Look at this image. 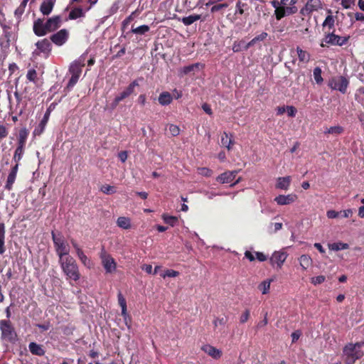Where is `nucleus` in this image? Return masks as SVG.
Instances as JSON below:
<instances>
[{"instance_id": "nucleus-6", "label": "nucleus", "mask_w": 364, "mask_h": 364, "mask_svg": "<svg viewBox=\"0 0 364 364\" xmlns=\"http://www.w3.org/2000/svg\"><path fill=\"white\" fill-rule=\"evenodd\" d=\"M348 38L349 37H341L333 33H328L325 35L321 43V46L326 47L328 45L341 46L348 42Z\"/></svg>"}, {"instance_id": "nucleus-59", "label": "nucleus", "mask_w": 364, "mask_h": 364, "mask_svg": "<svg viewBox=\"0 0 364 364\" xmlns=\"http://www.w3.org/2000/svg\"><path fill=\"white\" fill-rule=\"evenodd\" d=\"M208 199H213L216 196H221L222 193H214L208 191H201Z\"/></svg>"}, {"instance_id": "nucleus-46", "label": "nucleus", "mask_w": 364, "mask_h": 364, "mask_svg": "<svg viewBox=\"0 0 364 364\" xmlns=\"http://www.w3.org/2000/svg\"><path fill=\"white\" fill-rule=\"evenodd\" d=\"M23 149L24 147L18 146L15 151L14 156V160L18 163L20 160L22 158L23 154Z\"/></svg>"}, {"instance_id": "nucleus-38", "label": "nucleus", "mask_w": 364, "mask_h": 364, "mask_svg": "<svg viewBox=\"0 0 364 364\" xmlns=\"http://www.w3.org/2000/svg\"><path fill=\"white\" fill-rule=\"evenodd\" d=\"M162 219L166 223L171 226H174L178 222V218L176 216L168 215L167 214L162 215Z\"/></svg>"}, {"instance_id": "nucleus-50", "label": "nucleus", "mask_w": 364, "mask_h": 364, "mask_svg": "<svg viewBox=\"0 0 364 364\" xmlns=\"http://www.w3.org/2000/svg\"><path fill=\"white\" fill-rule=\"evenodd\" d=\"M269 232L271 233L277 232V231L280 230L282 228V223H271Z\"/></svg>"}, {"instance_id": "nucleus-5", "label": "nucleus", "mask_w": 364, "mask_h": 364, "mask_svg": "<svg viewBox=\"0 0 364 364\" xmlns=\"http://www.w3.org/2000/svg\"><path fill=\"white\" fill-rule=\"evenodd\" d=\"M0 330L1 331V337L3 339L9 342H14L16 341L17 336L10 321L1 320Z\"/></svg>"}, {"instance_id": "nucleus-64", "label": "nucleus", "mask_w": 364, "mask_h": 364, "mask_svg": "<svg viewBox=\"0 0 364 364\" xmlns=\"http://www.w3.org/2000/svg\"><path fill=\"white\" fill-rule=\"evenodd\" d=\"M202 109H203V111L207 113L209 115H212L213 114V112H212V109L210 108V106L207 104V103H204L202 105Z\"/></svg>"}, {"instance_id": "nucleus-61", "label": "nucleus", "mask_w": 364, "mask_h": 364, "mask_svg": "<svg viewBox=\"0 0 364 364\" xmlns=\"http://www.w3.org/2000/svg\"><path fill=\"white\" fill-rule=\"evenodd\" d=\"M250 317V311L246 310L240 316V323H245Z\"/></svg>"}, {"instance_id": "nucleus-42", "label": "nucleus", "mask_w": 364, "mask_h": 364, "mask_svg": "<svg viewBox=\"0 0 364 364\" xmlns=\"http://www.w3.org/2000/svg\"><path fill=\"white\" fill-rule=\"evenodd\" d=\"M221 144L223 146L227 147L228 149H230V146L233 144V141L231 139L229 138L228 133H223L221 139Z\"/></svg>"}, {"instance_id": "nucleus-4", "label": "nucleus", "mask_w": 364, "mask_h": 364, "mask_svg": "<svg viewBox=\"0 0 364 364\" xmlns=\"http://www.w3.org/2000/svg\"><path fill=\"white\" fill-rule=\"evenodd\" d=\"M272 6L275 9L274 14L277 20L282 19L286 16H289L297 12L296 6H286L281 4V1L272 2Z\"/></svg>"}, {"instance_id": "nucleus-7", "label": "nucleus", "mask_w": 364, "mask_h": 364, "mask_svg": "<svg viewBox=\"0 0 364 364\" xmlns=\"http://www.w3.org/2000/svg\"><path fill=\"white\" fill-rule=\"evenodd\" d=\"M348 80L343 76H337L331 78L328 82V86L335 90H338L344 94L347 91Z\"/></svg>"}, {"instance_id": "nucleus-56", "label": "nucleus", "mask_w": 364, "mask_h": 364, "mask_svg": "<svg viewBox=\"0 0 364 364\" xmlns=\"http://www.w3.org/2000/svg\"><path fill=\"white\" fill-rule=\"evenodd\" d=\"M227 318L225 317L216 318L213 321V324L215 327H217L218 326H225Z\"/></svg>"}, {"instance_id": "nucleus-54", "label": "nucleus", "mask_w": 364, "mask_h": 364, "mask_svg": "<svg viewBox=\"0 0 364 364\" xmlns=\"http://www.w3.org/2000/svg\"><path fill=\"white\" fill-rule=\"evenodd\" d=\"M326 279V277L323 275L314 277L311 278V283L314 285H318L323 283Z\"/></svg>"}, {"instance_id": "nucleus-18", "label": "nucleus", "mask_w": 364, "mask_h": 364, "mask_svg": "<svg viewBox=\"0 0 364 364\" xmlns=\"http://www.w3.org/2000/svg\"><path fill=\"white\" fill-rule=\"evenodd\" d=\"M46 28L49 32H52L60 26L61 18L59 16H53L46 21Z\"/></svg>"}, {"instance_id": "nucleus-1", "label": "nucleus", "mask_w": 364, "mask_h": 364, "mask_svg": "<svg viewBox=\"0 0 364 364\" xmlns=\"http://www.w3.org/2000/svg\"><path fill=\"white\" fill-rule=\"evenodd\" d=\"M58 262L63 273L67 276L68 279L74 281H77L80 279V275L78 266L73 257L66 256L64 258L60 259Z\"/></svg>"}, {"instance_id": "nucleus-8", "label": "nucleus", "mask_w": 364, "mask_h": 364, "mask_svg": "<svg viewBox=\"0 0 364 364\" xmlns=\"http://www.w3.org/2000/svg\"><path fill=\"white\" fill-rule=\"evenodd\" d=\"M137 86H139L137 80L132 82L124 91L115 97L114 101L111 104L112 109L116 108L121 101L131 95L134 92L135 87Z\"/></svg>"}, {"instance_id": "nucleus-26", "label": "nucleus", "mask_w": 364, "mask_h": 364, "mask_svg": "<svg viewBox=\"0 0 364 364\" xmlns=\"http://www.w3.org/2000/svg\"><path fill=\"white\" fill-rule=\"evenodd\" d=\"M201 18L200 15L192 14L188 16L183 17L181 21L185 26H190L194 22L200 20Z\"/></svg>"}, {"instance_id": "nucleus-31", "label": "nucleus", "mask_w": 364, "mask_h": 364, "mask_svg": "<svg viewBox=\"0 0 364 364\" xmlns=\"http://www.w3.org/2000/svg\"><path fill=\"white\" fill-rule=\"evenodd\" d=\"M273 281V279H269L263 281L261 284H259L258 289L262 291L263 294H267L270 289V284Z\"/></svg>"}, {"instance_id": "nucleus-60", "label": "nucleus", "mask_w": 364, "mask_h": 364, "mask_svg": "<svg viewBox=\"0 0 364 364\" xmlns=\"http://www.w3.org/2000/svg\"><path fill=\"white\" fill-rule=\"evenodd\" d=\"M326 215L328 218L333 219L340 216V213L333 210H330L326 212Z\"/></svg>"}, {"instance_id": "nucleus-14", "label": "nucleus", "mask_w": 364, "mask_h": 364, "mask_svg": "<svg viewBox=\"0 0 364 364\" xmlns=\"http://www.w3.org/2000/svg\"><path fill=\"white\" fill-rule=\"evenodd\" d=\"M85 56L82 55L77 60L74 61L71 64L70 67V72L71 75L80 76L82 73V68L85 65Z\"/></svg>"}, {"instance_id": "nucleus-51", "label": "nucleus", "mask_w": 364, "mask_h": 364, "mask_svg": "<svg viewBox=\"0 0 364 364\" xmlns=\"http://www.w3.org/2000/svg\"><path fill=\"white\" fill-rule=\"evenodd\" d=\"M198 172L200 175L201 176H206V177H209L212 175V171L208 168H205V167H203V168H198Z\"/></svg>"}, {"instance_id": "nucleus-48", "label": "nucleus", "mask_w": 364, "mask_h": 364, "mask_svg": "<svg viewBox=\"0 0 364 364\" xmlns=\"http://www.w3.org/2000/svg\"><path fill=\"white\" fill-rule=\"evenodd\" d=\"M179 275V272L173 269H167L161 274L163 278L165 277H176Z\"/></svg>"}, {"instance_id": "nucleus-11", "label": "nucleus", "mask_w": 364, "mask_h": 364, "mask_svg": "<svg viewBox=\"0 0 364 364\" xmlns=\"http://www.w3.org/2000/svg\"><path fill=\"white\" fill-rule=\"evenodd\" d=\"M287 256V253L284 250L276 251L270 257V263L272 265L277 264L279 268H281Z\"/></svg>"}, {"instance_id": "nucleus-55", "label": "nucleus", "mask_w": 364, "mask_h": 364, "mask_svg": "<svg viewBox=\"0 0 364 364\" xmlns=\"http://www.w3.org/2000/svg\"><path fill=\"white\" fill-rule=\"evenodd\" d=\"M168 129L171 134L174 136H178L180 133L178 127L174 124H170Z\"/></svg>"}, {"instance_id": "nucleus-63", "label": "nucleus", "mask_w": 364, "mask_h": 364, "mask_svg": "<svg viewBox=\"0 0 364 364\" xmlns=\"http://www.w3.org/2000/svg\"><path fill=\"white\" fill-rule=\"evenodd\" d=\"M296 0H281V4L286 6H295Z\"/></svg>"}, {"instance_id": "nucleus-53", "label": "nucleus", "mask_w": 364, "mask_h": 364, "mask_svg": "<svg viewBox=\"0 0 364 364\" xmlns=\"http://www.w3.org/2000/svg\"><path fill=\"white\" fill-rule=\"evenodd\" d=\"M36 77L37 73L34 69H30L26 74L27 79L31 82H35Z\"/></svg>"}, {"instance_id": "nucleus-15", "label": "nucleus", "mask_w": 364, "mask_h": 364, "mask_svg": "<svg viewBox=\"0 0 364 364\" xmlns=\"http://www.w3.org/2000/svg\"><path fill=\"white\" fill-rule=\"evenodd\" d=\"M297 200V196L294 193L288 195H279L274 198V201L279 205H286L294 203Z\"/></svg>"}, {"instance_id": "nucleus-37", "label": "nucleus", "mask_w": 364, "mask_h": 364, "mask_svg": "<svg viewBox=\"0 0 364 364\" xmlns=\"http://www.w3.org/2000/svg\"><path fill=\"white\" fill-rule=\"evenodd\" d=\"M343 129L342 127L334 126V127H331L329 128L326 127L324 131V134H331L338 135V134H341L343 132Z\"/></svg>"}, {"instance_id": "nucleus-10", "label": "nucleus", "mask_w": 364, "mask_h": 364, "mask_svg": "<svg viewBox=\"0 0 364 364\" xmlns=\"http://www.w3.org/2000/svg\"><path fill=\"white\" fill-rule=\"evenodd\" d=\"M36 46L37 47V50L33 52V55H39L42 53L45 55L46 58L49 55L51 50V44L48 40L43 39L39 41L36 43Z\"/></svg>"}, {"instance_id": "nucleus-27", "label": "nucleus", "mask_w": 364, "mask_h": 364, "mask_svg": "<svg viewBox=\"0 0 364 364\" xmlns=\"http://www.w3.org/2000/svg\"><path fill=\"white\" fill-rule=\"evenodd\" d=\"M117 297H118V303L122 308V315L123 316L124 319H126L127 317L128 316L127 311L126 300L121 292H119L118 294Z\"/></svg>"}, {"instance_id": "nucleus-57", "label": "nucleus", "mask_w": 364, "mask_h": 364, "mask_svg": "<svg viewBox=\"0 0 364 364\" xmlns=\"http://www.w3.org/2000/svg\"><path fill=\"white\" fill-rule=\"evenodd\" d=\"M355 4V0H341V5L344 9H350Z\"/></svg>"}, {"instance_id": "nucleus-41", "label": "nucleus", "mask_w": 364, "mask_h": 364, "mask_svg": "<svg viewBox=\"0 0 364 364\" xmlns=\"http://www.w3.org/2000/svg\"><path fill=\"white\" fill-rule=\"evenodd\" d=\"M28 0H23L19 6L15 10L14 14L17 18H20L24 12Z\"/></svg>"}, {"instance_id": "nucleus-36", "label": "nucleus", "mask_w": 364, "mask_h": 364, "mask_svg": "<svg viewBox=\"0 0 364 364\" xmlns=\"http://www.w3.org/2000/svg\"><path fill=\"white\" fill-rule=\"evenodd\" d=\"M150 30V28L149 26L147 25H141V26H139L136 28H132V33H134V34H136V35H144L146 33H147L148 31H149Z\"/></svg>"}, {"instance_id": "nucleus-21", "label": "nucleus", "mask_w": 364, "mask_h": 364, "mask_svg": "<svg viewBox=\"0 0 364 364\" xmlns=\"http://www.w3.org/2000/svg\"><path fill=\"white\" fill-rule=\"evenodd\" d=\"M237 173V171L225 172L217 178V181L221 183H230L234 180Z\"/></svg>"}, {"instance_id": "nucleus-28", "label": "nucleus", "mask_w": 364, "mask_h": 364, "mask_svg": "<svg viewBox=\"0 0 364 364\" xmlns=\"http://www.w3.org/2000/svg\"><path fill=\"white\" fill-rule=\"evenodd\" d=\"M299 264L302 269L306 270L312 263L311 258L306 255H302L299 258Z\"/></svg>"}, {"instance_id": "nucleus-32", "label": "nucleus", "mask_w": 364, "mask_h": 364, "mask_svg": "<svg viewBox=\"0 0 364 364\" xmlns=\"http://www.w3.org/2000/svg\"><path fill=\"white\" fill-rule=\"evenodd\" d=\"M79 259L81 262L87 268H91L92 267V262L91 260L84 254L83 251H78V254H77Z\"/></svg>"}, {"instance_id": "nucleus-17", "label": "nucleus", "mask_w": 364, "mask_h": 364, "mask_svg": "<svg viewBox=\"0 0 364 364\" xmlns=\"http://www.w3.org/2000/svg\"><path fill=\"white\" fill-rule=\"evenodd\" d=\"M201 349L214 359H218L222 355L221 350L209 344L203 346Z\"/></svg>"}, {"instance_id": "nucleus-39", "label": "nucleus", "mask_w": 364, "mask_h": 364, "mask_svg": "<svg viewBox=\"0 0 364 364\" xmlns=\"http://www.w3.org/2000/svg\"><path fill=\"white\" fill-rule=\"evenodd\" d=\"M321 73H322L321 69L319 67H316L314 69V71H313L314 78L318 85H321L323 81V79L321 76Z\"/></svg>"}, {"instance_id": "nucleus-13", "label": "nucleus", "mask_w": 364, "mask_h": 364, "mask_svg": "<svg viewBox=\"0 0 364 364\" xmlns=\"http://www.w3.org/2000/svg\"><path fill=\"white\" fill-rule=\"evenodd\" d=\"M68 31L66 29H61L58 32L50 36V40L56 46H60L63 45L68 38Z\"/></svg>"}, {"instance_id": "nucleus-35", "label": "nucleus", "mask_w": 364, "mask_h": 364, "mask_svg": "<svg viewBox=\"0 0 364 364\" xmlns=\"http://www.w3.org/2000/svg\"><path fill=\"white\" fill-rule=\"evenodd\" d=\"M85 11L80 7L72 9L69 14V18L70 19H76L77 18L83 16Z\"/></svg>"}, {"instance_id": "nucleus-19", "label": "nucleus", "mask_w": 364, "mask_h": 364, "mask_svg": "<svg viewBox=\"0 0 364 364\" xmlns=\"http://www.w3.org/2000/svg\"><path fill=\"white\" fill-rule=\"evenodd\" d=\"M291 181V176L279 177L275 185L276 188L287 191Z\"/></svg>"}, {"instance_id": "nucleus-24", "label": "nucleus", "mask_w": 364, "mask_h": 364, "mask_svg": "<svg viewBox=\"0 0 364 364\" xmlns=\"http://www.w3.org/2000/svg\"><path fill=\"white\" fill-rule=\"evenodd\" d=\"M173 97L168 92H163L159 97V102L160 105L165 106L171 103Z\"/></svg>"}, {"instance_id": "nucleus-47", "label": "nucleus", "mask_w": 364, "mask_h": 364, "mask_svg": "<svg viewBox=\"0 0 364 364\" xmlns=\"http://www.w3.org/2000/svg\"><path fill=\"white\" fill-rule=\"evenodd\" d=\"M246 44L243 41H235L232 45V50L234 53H237L245 50L244 47Z\"/></svg>"}, {"instance_id": "nucleus-52", "label": "nucleus", "mask_w": 364, "mask_h": 364, "mask_svg": "<svg viewBox=\"0 0 364 364\" xmlns=\"http://www.w3.org/2000/svg\"><path fill=\"white\" fill-rule=\"evenodd\" d=\"M80 76L75 75H71V77L68 83L67 87L68 89H71L74 87V85L77 82Z\"/></svg>"}, {"instance_id": "nucleus-40", "label": "nucleus", "mask_w": 364, "mask_h": 364, "mask_svg": "<svg viewBox=\"0 0 364 364\" xmlns=\"http://www.w3.org/2000/svg\"><path fill=\"white\" fill-rule=\"evenodd\" d=\"M335 24V19L334 17L332 15H328L326 16V19L322 23V26L323 28L328 27V28L331 30L333 28Z\"/></svg>"}, {"instance_id": "nucleus-12", "label": "nucleus", "mask_w": 364, "mask_h": 364, "mask_svg": "<svg viewBox=\"0 0 364 364\" xmlns=\"http://www.w3.org/2000/svg\"><path fill=\"white\" fill-rule=\"evenodd\" d=\"M321 9L320 0H309L305 6L301 10L303 15H308Z\"/></svg>"}, {"instance_id": "nucleus-33", "label": "nucleus", "mask_w": 364, "mask_h": 364, "mask_svg": "<svg viewBox=\"0 0 364 364\" xmlns=\"http://www.w3.org/2000/svg\"><path fill=\"white\" fill-rule=\"evenodd\" d=\"M139 10L136 9L133 11L128 17H127L122 21V29L124 30L129 26L131 21H132L139 14Z\"/></svg>"}, {"instance_id": "nucleus-29", "label": "nucleus", "mask_w": 364, "mask_h": 364, "mask_svg": "<svg viewBox=\"0 0 364 364\" xmlns=\"http://www.w3.org/2000/svg\"><path fill=\"white\" fill-rule=\"evenodd\" d=\"M5 226L4 223H0V255H3L5 251Z\"/></svg>"}, {"instance_id": "nucleus-22", "label": "nucleus", "mask_w": 364, "mask_h": 364, "mask_svg": "<svg viewBox=\"0 0 364 364\" xmlns=\"http://www.w3.org/2000/svg\"><path fill=\"white\" fill-rule=\"evenodd\" d=\"M267 37V33H266V32H262L259 35H257V36H255L254 38H252L248 43H247L245 46V47H244L245 50H247L249 48L255 46L257 42L262 41L265 40Z\"/></svg>"}, {"instance_id": "nucleus-30", "label": "nucleus", "mask_w": 364, "mask_h": 364, "mask_svg": "<svg viewBox=\"0 0 364 364\" xmlns=\"http://www.w3.org/2000/svg\"><path fill=\"white\" fill-rule=\"evenodd\" d=\"M53 3L50 1H46L42 3L41 6V11L43 15H48L53 10Z\"/></svg>"}, {"instance_id": "nucleus-16", "label": "nucleus", "mask_w": 364, "mask_h": 364, "mask_svg": "<svg viewBox=\"0 0 364 364\" xmlns=\"http://www.w3.org/2000/svg\"><path fill=\"white\" fill-rule=\"evenodd\" d=\"M33 31L38 36H45L48 33L46 28V23L41 19H37L33 23Z\"/></svg>"}, {"instance_id": "nucleus-25", "label": "nucleus", "mask_w": 364, "mask_h": 364, "mask_svg": "<svg viewBox=\"0 0 364 364\" xmlns=\"http://www.w3.org/2000/svg\"><path fill=\"white\" fill-rule=\"evenodd\" d=\"M296 53L301 63H306L309 61L311 56L307 51L302 50L300 47H297Z\"/></svg>"}, {"instance_id": "nucleus-44", "label": "nucleus", "mask_w": 364, "mask_h": 364, "mask_svg": "<svg viewBox=\"0 0 364 364\" xmlns=\"http://www.w3.org/2000/svg\"><path fill=\"white\" fill-rule=\"evenodd\" d=\"M16 175L14 174V173H9V176H8V178H7V181H6V183L5 185V188L7 189V190H11V188H12V186L16 180Z\"/></svg>"}, {"instance_id": "nucleus-23", "label": "nucleus", "mask_w": 364, "mask_h": 364, "mask_svg": "<svg viewBox=\"0 0 364 364\" xmlns=\"http://www.w3.org/2000/svg\"><path fill=\"white\" fill-rule=\"evenodd\" d=\"M117 225L124 230H128L131 228V220L127 217H119L117 220Z\"/></svg>"}, {"instance_id": "nucleus-62", "label": "nucleus", "mask_w": 364, "mask_h": 364, "mask_svg": "<svg viewBox=\"0 0 364 364\" xmlns=\"http://www.w3.org/2000/svg\"><path fill=\"white\" fill-rule=\"evenodd\" d=\"M340 216L343 218H349L353 215V210L351 209H348L345 210L340 211Z\"/></svg>"}, {"instance_id": "nucleus-34", "label": "nucleus", "mask_w": 364, "mask_h": 364, "mask_svg": "<svg viewBox=\"0 0 364 364\" xmlns=\"http://www.w3.org/2000/svg\"><path fill=\"white\" fill-rule=\"evenodd\" d=\"M349 247L348 244L343 242H334L328 245V248L333 251H339L342 250H347Z\"/></svg>"}, {"instance_id": "nucleus-43", "label": "nucleus", "mask_w": 364, "mask_h": 364, "mask_svg": "<svg viewBox=\"0 0 364 364\" xmlns=\"http://www.w3.org/2000/svg\"><path fill=\"white\" fill-rule=\"evenodd\" d=\"M100 191L107 195H111L116 193V188L110 185H102L100 188Z\"/></svg>"}, {"instance_id": "nucleus-45", "label": "nucleus", "mask_w": 364, "mask_h": 364, "mask_svg": "<svg viewBox=\"0 0 364 364\" xmlns=\"http://www.w3.org/2000/svg\"><path fill=\"white\" fill-rule=\"evenodd\" d=\"M27 134L26 132L21 131L18 139V146L24 147L26 144Z\"/></svg>"}, {"instance_id": "nucleus-2", "label": "nucleus", "mask_w": 364, "mask_h": 364, "mask_svg": "<svg viewBox=\"0 0 364 364\" xmlns=\"http://www.w3.org/2000/svg\"><path fill=\"white\" fill-rule=\"evenodd\" d=\"M361 343H348L343 348V356L346 364H353L363 355Z\"/></svg>"}, {"instance_id": "nucleus-20", "label": "nucleus", "mask_w": 364, "mask_h": 364, "mask_svg": "<svg viewBox=\"0 0 364 364\" xmlns=\"http://www.w3.org/2000/svg\"><path fill=\"white\" fill-rule=\"evenodd\" d=\"M28 350L32 355L38 356H43L46 353L43 346L36 342H31L28 344Z\"/></svg>"}, {"instance_id": "nucleus-9", "label": "nucleus", "mask_w": 364, "mask_h": 364, "mask_svg": "<svg viewBox=\"0 0 364 364\" xmlns=\"http://www.w3.org/2000/svg\"><path fill=\"white\" fill-rule=\"evenodd\" d=\"M100 259L107 273H112L116 270L117 264L114 259L104 250L100 253Z\"/></svg>"}, {"instance_id": "nucleus-58", "label": "nucleus", "mask_w": 364, "mask_h": 364, "mask_svg": "<svg viewBox=\"0 0 364 364\" xmlns=\"http://www.w3.org/2000/svg\"><path fill=\"white\" fill-rule=\"evenodd\" d=\"M286 111L288 116L294 117L296 114V109L293 106H287Z\"/></svg>"}, {"instance_id": "nucleus-49", "label": "nucleus", "mask_w": 364, "mask_h": 364, "mask_svg": "<svg viewBox=\"0 0 364 364\" xmlns=\"http://www.w3.org/2000/svg\"><path fill=\"white\" fill-rule=\"evenodd\" d=\"M198 67H199V63L192 64V65L183 67L181 69V72L183 73V74L186 75V74L191 73V71L194 70L195 68H197Z\"/></svg>"}, {"instance_id": "nucleus-3", "label": "nucleus", "mask_w": 364, "mask_h": 364, "mask_svg": "<svg viewBox=\"0 0 364 364\" xmlns=\"http://www.w3.org/2000/svg\"><path fill=\"white\" fill-rule=\"evenodd\" d=\"M51 234L54 248L59 259L70 256V247L64 237L60 233L56 234L53 231Z\"/></svg>"}]
</instances>
